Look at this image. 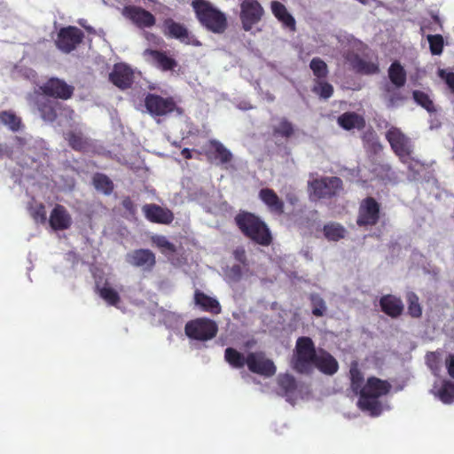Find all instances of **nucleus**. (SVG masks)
<instances>
[{"label":"nucleus","instance_id":"obj_55","mask_svg":"<svg viewBox=\"0 0 454 454\" xmlns=\"http://www.w3.org/2000/svg\"><path fill=\"white\" fill-rule=\"evenodd\" d=\"M286 200L291 205H295L298 202V197L294 194H288Z\"/></svg>","mask_w":454,"mask_h":454},{"label":"nucleus","instance_id":"obj_43","mask_svg":"<svg viewBox=\"0 0 454 454\" xmlns=\"http://www.w3.org/2000/svg\"><path fill=\"white\" fill-rule=\"evenodd\" d=\"M278 383L286 395L293 394L297 388V383L294 376L290 374L279 375Z\"/></svg>","mask_w":454,"mask_h":454},{"label":"nucleus","instance_id":"obj_18","mask_svg":"<svg viewBox=\"0 0 454 454\" xmlns=\"http://www.w3.org/2000/svg\"><path fill=\"white\" fill-rule=\"evenodd\" d=\"M109 81L120 90H127L134 82L133 70L124 63H117L109 74Z\"/></svg>","mask_w":454,"mask_h":454},{"label":"nucleus","instance_id":"obj_42","mask_svg":"<svg viewBox=\"0 0 454 454\" xmlns=\"http://www.w3.org/2000/svg\"><path fill=\"white\" fill-rule=\"evenodd\" d=\"M294 134V128L286 118H282L279 123L273 128V135L289 138Z\"/></svg>","mask_w":454,"mask_h":454},{"label":"nucleus","instance_id":"obj_31","mask_svg":"<svg viewBox=\"0 0 454 454\" xmlns=\"http://www.w3.org/2000/svg\"><path fill=\"white\" fill-rule=\"evenodd\" d=\"M96 292L110 306H117L121 301V297L117 291L109 286L108 283L103 286L96 285Z\"/></svg>","mask_w":454,"mask_h":454},{"label":"nucleus","instance_id":"obj_29","mask_svg":"<svg viewBox=\"0 0 454 454\" xmlns=\"http://www.w3.org/2000/svg\"><path fill=\"white\" fill-rule=\"evenodd\" d=\"M271 11L274 16L282 22L286 27H288L291 31L296 30L294 18L287 12L286 6L282 3L278 1H272Z\"/></svg>","mask_w":454,"mask_h":454},{"label":"nucleus","instance_id":"obj_6","mask_svg":"<svg viewBox=\"0 0 454 454\" xmlns=\"http://www.w3.org/2000/svg\"><path fill=\"white\" fill-rule=\"evenodd\" d=\"M218 326L216 323L207 317H199L188 321L184 326L186 336L196 340H208L216 336Z\"/></svg>","mask_w":454,"mask_h":454},{"label":"nucleus","instance_id":"obj_28","mask_svg":"<svg viewBox=\"0 0 454 454\" xmlns=\"http://www.w3.org/2000/svg\"><path fill=\"white\" fill-rule=\"evenodd\" d=\"M38 110L41 117L49 122H53L58 118V111L60 110V103L49 99L43 98L37 101Z\"/></svg>","mask_w":454,"mask_h":454},{"label":"nucleus","instance_id":"obj_16","mask_svg":"<svg viewBox=\"0 0 454 454\" xmlns=\"http://www.w3.org/2000/svg\"><path fill=\"white\" fill-rule=\"evenodd\" d=\"M343 57L350 65L352 70L357 74L371 75L380 72L379 64L377 62L367 61L353 51H346Z\"/></svg>","mask_w":454,"mask_h":454},{"label":"nucleus","instance_id":"obj_57","mask_svg":"<svg viewBox=\"0 0 454 454\" xmlns=\"http://www.w3.org/2000/svg\"><path fill=\"white\" fill-rule=\"evenodd\" d=\"M5 154V150L0 145V157H3Z\"/></svg>","mask_w":454,"mask_h":454},{"label":"nucleus","instance_id":"obj_13","mask_svg":"<svg viewBox=\"0 0 454 454\" xmlns=\"http://www.w3.org/2000/svg\"><path fill=\"white\" fill-rule=\"evenodd\" d=\"M264 14V10L257 0H243L240 4L239 19L242 28L250 31L259 23Z\"/></svg>","mask_w":454,"mask_h":454},{"label":"nucleus","instance_id":"obj_25","mask_svg":"<svg viewBox=\"0 0 454 454\" xmlns=\"http://www.w3.org/2000/svg\"><path fill=\"white\" fill-rule=\"evenodd\" d=\"M145 54L149 55L153 65L161 71H173L178 66L177 61L168 55L167 51L160 50H146Z\"/></svg>","mask_w":454,"mask_h":454},{"label":"nucleus","instance_id":"obj_34","mask_svg":"<svg viewBox=\"0 0 454 454\" xmlns=\"http://www.w3.org/2000/svg\"><path fill=\"white\" fill-rule=\"evenodd\" d=\"M0 122L12 132L19 131L22 126L21 119L11 110L0 111Z\"/></svg>","mask_w":454,"mask_h":454},{"label":"nucleus","instance_id":"obj_50","mask_svg":"<svg viewBox=\"0 0 454 454\" xmlns=\"http://www.w3.org/2000/svg\"><path fill=\"white\" fill-rule=\"evenodd\" d=\"M233 255H234V258L235 260H237L238 262H239L240 263L246 265L247 264V254H246V251L243 247H238L234 250L233 252Z\"/></svg>","mask_w":454,"mask_h":454},{"label":"nucleus","instance_id":"obj_51","mask_svg":"<svg viewBox=\"0 0 454 454\" xmlns=\"http://www.w3.org/2000/svg\"><path fill=\"white\" fill-rule=\"evenodd\" d=\"M121 204L122 207L130 214L134 215L136 213L137 207L129 197L124 198Z\"/></svg>","mask_w":454,"mask_h":454},{"label":"nucleus","instance_id":"obj_20","mask_svg":"<svg viewBox=\"0 0 454 454\" xmlns=\"http://www.w3.org/2000/svg\"><path fill=\"white\" fill-rule=\"evenodd\" d=\"M142 211L145 217L153 223L170 224L175 218L170 209L162 207L154 203L145 204L142 207Z\"/></svg>","mask_w":454,"mask_h":454},{"label":"nucleus","instance_id":"obj_37","mask_svg":"<svg viewBox=\"0 0 454 454\" xmlns=\"http://www.w3.org/2000/svg\"><path fill=\"white\" fill-rule=\"evenodd\" d=\"M309 68L311 69L314 80L326 79L329 74L327 64L318 57L313 58L309 63Z\"/></svg>","mask_w":454,"mask_h":454},{"label":"nucleus","instance_id":"obj_12","mask_svg":"<svg viewBox=\"0 0 454 454\" xmlns=\"http://www.w3.org/2000/svg\"><path fill=\"white\" fill-rule=\"evenodd\" d=\"M380 218V204L373 197L362 200L358 208L356 224L359 227L374 226Z\"/></svg>","mask_w":454,"mask_h":454},{"label":"nucleus","instance_id":"obj_58","mask_svg":"<svg viewBox=\"0 0 454 454\" xmlns=\"http://www.w3.org/2000/svg\"><path fill=\"white\" fill-rule=\"evenodd\" d=\"M15 139H16L17 141H19L20 144H22V143H23V140H24L23 138H21V137H15Z\"/></svg>","mask_w":454,"mask_h":454},{"label":"nucleus","instance_id":"obj_52","mask_svg":"<svg viewBox=\"0 0 454 454\" xmlns=\"http://www.w3.org/2000/svg\"><path fill=\"white\" fill-rule=\"evenodd\" d=\"M449 375L454 379V354H449L445 360Z\"/></svg>","mask_w":454,"mask_h":454},{"label":"nucleus","instance_id":"obj_41","mask_svg":"<svg viewBox=\"0 0 454 454\" xmlns=\"http://www.w3.org/2000/svg\"><path fill=\"white\" fill-rule=\"evenodd\" d=\"M362 141L365 148H369L374 152L381 149L379 137L372 129H369L363 133Z\"/></svg>","mask_w":454,"mask_h":454},{"label":"nucleus","instance_id":"obj_35","mask_svg":"<svg viewBox=\"0 0 454 454\" xmlns=\"http://www.w3.org/2000/svg\"><path fill=\"white\" fill-rule=\"evenodd\" d=\"M325 237L330 241H339L345 237V228L338 223H330L324 226Z\"/></svg>","mask_w":454,"mask_h":454},{"label":"nucleus","instance_id":"obj_1","mask_svg":"<svg viewBox=\"0 0 454 454\" xmlns=\"http://www.w3.org/2000/svg\"><path fill=\"white\" fill-rule=\"evenodd\" d=\"M224 359L232 368L241 369L247 365L251 372L267 378L275 375L277 371L274 362L263 351L249 352L245 356L230 347L224 350Z\"/></svg>","mask_w":454,"mask_h":454},{"label":"nucleus","instance_id":"obj_36","mask_svg":"<svg viewBox=\"0 0 454 454\" xmlns=\"http://www.w3.org/2000/svg\"><path fill=\"white\" fill-rule=\"evenodd\" d=\"M311 90L313 93L323 99H328L333 94V85L326 82L325 79L314 80V84Z\"/></svg>","mask_w":454,"mask_h":454},{"label":"nucleus","instance_id":"obj_5","mask_svg":"<svg viewBox=\"0 0 454 454\" xmlns=\"http://www.w3.org/2000/svg\"><path fill=\"white\" fill-rule=\"evenodd\" d=\"M317 351L311 338L299 337L296 340L292 366L295 372L301 374H309L317 358Z\"/></svg>","mask_w":454,"mask_h":454},{"label":"nucleus","instance_id":"obj_39","mask_svg":"<svg viewBox=\"0 0 454 454\" xmlns=\"http://www.w3.org/2000/svg\"><path fill=\"white\" fill-rule=\"evenodd\" d=\"M438 398L445 404L454 402V382L444 380L437 391Z\"/></svg>","mask_w":454,"mask_h":454},{"label":"nucleus","instance_id":"obj_49","mask_svg":"<svg viewBox=\"0 0 454 454\" xmlns=\"http://www.w3.org/2000/svg\"><path fill=\"white\" fill-rule=\"evenodd\" d=\"M438 74L442 80H444L451 92L454 94V72H447L443 69H440Z\"/></svg>","mask_w":454,"mask_h":454},{"label":"nucleus","instance_id":"obj_11","mask_svg":"<svg viewBox=\"0 0 454 454\" xmlns=\"http://www.w3.org/2000/svg\"><path fill=\"white\" fill-rule=\"evenodd\" d=\"M386 139L389 143L393 152L402 161H405L412 153L410 138L396 127H391L386 132Z\"/></svg>","mask_w":454,"mask_h":454},{"label":"nucleus","instance_id":"obj_8","mask_svg":"<svg viewBox=\"0 0 454 454\" xmlns=\"http://www.w3.org/2000/svg\"><path fill=\"white\" fill-rule=\"evenodd\" d=\"M163 35L171 39H176L186 45L200 46L201 43L191 34L187 27L172 18H167L161 25Z\"/></svg>","mask_w":454,"mask_h":454},{"label":"nucleus","instance_id":"obj_17","mask_svg":"<svg viewBox=\"0 0 454 454\" xmlns=\"http://www.w3.org/2000/svg\"><path fill=\"white\" fill-rule=\"evenodd\" d=\"M128 263L133 267L140 268L145 271H152L156 264L154 253L149 249H135L126 256Z\"/></svg>","mask_w":454,"mask_h":454},{"label":"nucleus","instance_id":"obj_33","mask_svg":"<svg viewBox=\"0 0 454 454\" xmlns=\"http://www.w3.org/2000/svg\"><path fill=\"white\" fill-rule=\"evenodd\" d=\"M350 387L356 394L360 395L364 387V374L356 363H353L349 369Z\"/></svg>","mask_w":454,"mask_h":454},{"label":"nucleus","instance_id":"obj_47","mask_svg":"<svg viewBox=\"0 0 454 454\" xmlns=\"http://www.w3.org/2000/svg\"><path fill=\"white\" fill-rule=\"evenodd\" d=\"M312 314L316 317H322L326 311L325 301L318 294H311Z\"/></svg>","mask_w":454,"mask_h":454},{"label":"nucleus","instance_id":"obj_15","mask_svg":"<svg viewBox=\"0 0 454 454\" xmlns=\"http://www.w3.org/2000/svg\"><path fill=\"white\" fill-rule=\"evenodd\" d=\"M122 15L139 28L152 27L156 22L154 15L140 6H124Z\"/></svg>","mask_w":454,"mask_h":454},{"label":"nucleus","instance_id":"obj_53","mask_svg":"<svg viewBox=\"0 0 454 454\" xmlns=\"http://www.w3.org/2000/svg\"><path fill=\"white\" fill-rule=\"evenodd\" d=\"M405 98L399 91H394L389 95L388 102L391 106H395L399 101H403Z\"/></svg>","mask_w":454,"mask_h":454},{"label":"nucleus","instance_id":"obj_4","mask_svg":"<svg viewBox=\"0 0 454 454\" xmlns=\"http://www.w3.org/2000/svg\"><path fill=\"white\" fill-rule=\"evenodd\" d=\"M192 9L200 24L214 34H223L228 26L226 15L207 0H193Z\"/></svg>","mask_w":454,"mask_h":454},{"label":"nucleus","instance_id":"obj_9","mask_svg":"<svg viewBox=\"0 0 454 454\" xmlns=\"http://www.w3.org/2000/svg\"><path fill=\"white\" fill-rule=\"evenodd\" d=\"M309 187L315 198L331 199L343 190V182L338 176H325L312 180Z\"/></svg>","mask_w":454,"mask_h":454},{"label":"nucleus","instance_id":"obj_45","mask_svg":"<svg viewBox=\"0 0 454 454\" xmlns=\"http://www.w3.org/2000/svg\"><path fill=\"white\" fill-rule=\"evenodd\" d=\"M152 242L159 248L162 253H175L176 246L168 240L165 236L156 235L152 238Z\"/></svg>","mask_w":454,"mask_h":454},{"label":"nucleus","instance_id":"obj_38","mask_svg":"<svg viewBox=\"0 0 454 454\" xmlns=\"http://www.w3.org/2000/svg\"><path fill=\"white\" fill-rule=\"evenodd\" d=\"M66 139L67 140L69 146L77 152L85 151L89 145L82 133L70 131L67 133Z\"/></svg>","mask_w":454,"mask_h":454},{"label":"nucleus","instance_id":"obj_26","mask_svg":"<svg viewBox=\"0 0 454 454\" xmlns=\"http://www.w3.org/2000/svg\"><path fill=\"white\" fill-rule=\"evenodd\" d=\"M338 125L345 130L364 129L365 119L356 112H345L337 118Z\"/></svg>","mask_w":454,"mask_h":454},{"label":"nucleus","instance_id":"obj_23","mask_svg":"<svg viewBox=\"0 0 454 454\" xmlns=\"http://www.w3.org/2000/svg\"><path fill=\"white\" fill-rule=\"evenodd\" d=\"M318 371L325 375H333L339 370L337 360L326 350L320 348L317 351V358L313 363Z\"/></svg>","mask_w":454,"mask_h":454},{"label":"nucleus","instance_id":"obj_24","mask_svg":"<svg viewBox=\"0 0 454 454\" xmlns=\"http://www.w3.org/2000/svg\"><path fill=\"white\" fill-rule=\"evenodd\" d=\"M380 306L386 315L392 318L400 317L404 309L401 298L393 294H385L380 299Z\"/></svg>","mask_w":454,"mask_h":454},{"label":"nucleus","instance_id":"obj_48","mask_svg":"<svg viewBox=\"0 0 454 454\" xmlns=\"http://www.w3.org/2000/svg\"><path fill=\"white\" fill-rule=\"evenodd\" d=\"M31 216L35 222H39L43 223L46 222V210L45 207L43 203L36 205L35 207L31 208Z\"/></svg>","mask_w":454,"mask_h":454},{"label":"nucleus","instance_id":"obj_2","mask_svg":"<svg viewBox=\"0 0 454 454\" xmlns=\"http://www.w3.org/2000/svg\"><path fill=\"white\" fill-rule=\"evenodd\" d=\"M241 233L254 243L268 247L272 243V235L268 225L253 213L241 211L234 217Z\"/></svg>","mask_w":454,"mask_h":454},{"label":"nucleus","instance_id":"obj_22","mask_svg":"<svg viewBox=\"0 0 454 454\" xmlns=\"http://www.w3.org/2000/svg\"><path fill=\"white\" fill-rule=\"evenodd\" d=\"M259 199L263 202L270 213L278 215L284 214V201L270 188H262L259 192Z\"/></svg>","mask_w":454,"mask_h":454},{"label":"nucleus","instance_id":"obj_14","mask_svg":"<svg viewBox=\"0 0 454 454\" xmlns=\"http://www.w3.org/2000/svg\"><path fill=\"white\" fill-rule=\"evenodd\" d=\"M42 93L45 96L67 100L74 95V86L67 84L64 80L51 77L48 79L41 87Z\"/></svg>","mask_w":454,"mask_h":454},{"label":"nucleus","instance_id":"obj_10","mask_svg":"<svg viewBox=\"0 0 454 454\" xmlns=\"http://www.w3.org/2000/svg\"><path fill=\"white\" fill-rule=\"evenodd\" d=\"M84 33L74 26H67L59 29L55 40L57 48L64 52L70 53L82 42Z\"/></svg>","mask_w":454,"mask_h":454},{"label":"nucleus","instance_id":"obj_3","mask_svg":"<svg viewBox=\"0 0 454 454\" xmlns=\"http://www.w3.org/2000/svg\"><path fill=\"white\" fill-rule=\"evenodd\" d=\"M390 390L391 384L387 380L374 376L369 377L359 395L357 405L372 416H378L381 412V405L378 398L387 395Z\"/></svg>","mask_w":454,"mask_h":454},{"label":"nucleus","instance_id":"obj_19","mask_svg":"<svg viewBox=\"0 0 454 454\" xmlns=\"http://www.w3.org/2000/svg\"><path fill=\"white\" fill-rule=\"evenodd\" d=\"M205 155L208 161L216 164H226L231 161L233 155L220 141L210 139L205 148Z\"/></svg>","mask_w":454,"mask_h":454},{"label":"nucleus","instance_id":"obj_44","mask_svg":"<svg viewBox=\"0 0 454 454\" xmlns=\"http://www.w3.org/2000/svg\"><path fill=\"white\" fill-rule=\"evenodd\" d=\"M412 97L414 101L427 112L432 113L435 110L432 99L426 92L416 90L412 92Z\"/></svg>","mask_w":454,"mask_h":454},{"label":"nucleus","instance_id":"obj_56","mask_svg":"<svg viewBox=\"0 0 454 454\" xmlns=\"http://www.w3.org/2000/svg\"><path fill=\"white\" fill-rule=\"evenodd\" d=\"M232 271L239 274L240 273V267L239 265H235L232 267Z\"/></svg>","mask_w":454,"mask_h":454},{"label":"nucleus","instance_id":"obj_32","mask_svg":"<svg viewBox=\"0 0 454 454\" xmlns=\"http://www.w3.org/2000/svg\"><path fill=\"white\" fill-rule=\"evenodd\" d=\"M92 184L96 190L106 195H110L114 188L113 181L103 173H96L92 177Z\"/></svg>","mask_w":454,"mask_h":454},{"label":"nucleus","instance_id":"obj_21","mask_svg":"<svg viewBox=\"0 0 454 454\" xmlns=\"http://www.w3.org/2000/svg\"><path fill=\"white\" fill-rule=\"evenodd\" d=\"M49 223L55 231L67 230L72 225V217L67 208L57 204L51 212Z\"/></svg>","mask_w":454,"mask_h":454},{"label":"nucleus","instance_id":"obj_27","mask_svg":"<svg viewBox=\"0 0 454 454\" xmlns=\"http://www.w3.org/2000/svg\"><path fill=\"white\" fill-rule=\"evenodd\" d=\"M194 302L203 311L209 312L214 315H218L222 311L219 301L202 291L196 290L194 293Z\"/></svg>","mask_w":454,"mask_h":454},{"label":"nucleus","instance_id":"obj_30","mask_svg":"<svg viewBox=\"0 0 454 454\" xmlns=\"http://www.w3.org/2000/svg\"><path fill=\"white\" fill-rule=\"evenodd\" d=\"M388 78L395 88L399 89L404 86L407 79V74L404 67L397 60L394 61L387 70Z\"/></svg>","mask_w":454,"mask_h":454},{"label":"nucleus","instance_id":"obj_59","mask_svg":"<svg viewBox=\"0 0 454 454\" xmlns=\"http://www.w3.org/2000/svg\"><path fill=\"white\" fill-rule=\"evenodd\" d=\"M251 345H252V342H251V341H247V342L246 343V347H251Z\"/></svg>","mask_w":454,"mask_h":454},{"label":"nucleus","instance_id":"obj_40","mask_svg":"<svg viewBox=\"0 0 454 454\" xmlns=\"http://www.w3.org/2000/svg\"><path fill=\"white\" fill-rule=\"evenodd\" d=\"M406 301L408 314L413 318H419L422 316V307L419 296L413 292H409L406 295Z\"/></svg>","mask_w":454,"mask_h":454},{"label":"nucleus","instance_id":"obj_46","mask_svg":"<svg viewBox=\"0 0 454 454\" xmlns=\"http://www.w3.org/2000/svg\"><path fill=\"white\" fill-rule=\"evenodd\" d=\"M430 51L433 55H440L443 50V38L441 35H427Z\"/></svg>","mask_w":454,"mask_h":454},{"label":"nucleus","instance_id":"obj_54","mask_svg":"<svg viewBox=\"0 0 454 454\" xmlns=\"http://www.w3.org/2000/svg\"><path fill=\"white\" fill-rule=\"evenodd\" d=\"M181 155L186 159V160H190L192 158V152L190 149L188 148H184L182 151H181Z\"/></svg>","mask_w":454,"mask_h":454},{"label":"nucleus","instance_id":"obj_7","mask_svg":"<svg viewBox=\"0 0 454 454\" xmlns=\"http://www.w3.org/2000/svg\"><path fill=\"white\" fill-rule=\"evenodd\" d=\"M146 112L152 117L167 116L177 109L173 97H161L155 93H147L144 99Z\"/></svg>","mask_w":454,"mask_h":454}]
</instances>
